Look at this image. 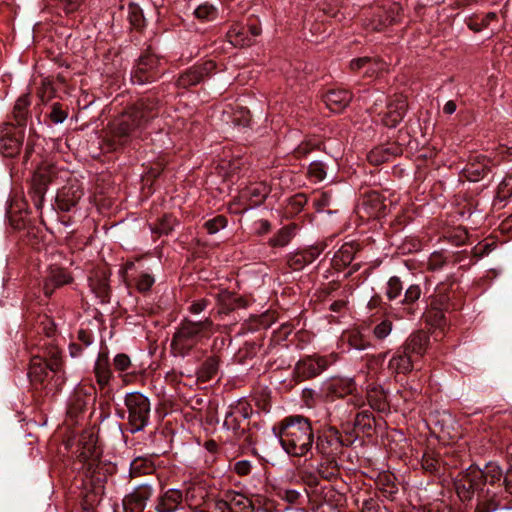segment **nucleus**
<instances>
[{
    "mask_svg": "<svg viewBox=\"0 0 512 512\" xmlns=\"http://www.w3.org/2000/svg\"><path fill=\"white\" fill-rule=\"evenodd\" d=\"M482 470L471 465L458 474L455 480L457 495L462 501H469L477 493L475 512H495L503 500V495L489 487L485 488Z\"/></svg>",
    "mask_w": 512,
    "mask_h": 512,
    "instance_id": "nucleus-1",
    "label": "nucleus"
},
{
    "mask_svg": "<svg viewBox=\"0 0 512 512\" xmlns=\"http://www.w3.org/2000/svg\"><path fill=\"white\" fill-rule=\"evenodd\" d=\"M156 103L149 99L141 100L116 117L109 125V135L113 145H125L137 138L147 122L156 114Z\"/></svg>",
    "mask_w": 512,
    "mask_h": 512,
    "instance_id": "nucleus-2",
    "label": "nucleus"
},
{
    "mask_svg": "<svg viewBox=\"0 0 512 512\" xmlns=\"http://www.w3.org/2000/svg\"><path fill=\"white\" fill-rule=\"evenodd\" d=\"M273 431L289 455L302 457L312 449L313 429L310 421L301 415L286 417Z\"/></svg>",
    "mask_w": 512,
    "mask_h": 512,
    "instance_id": "nucleus-3",
    "label": "nucleus"
},
{
    "mask_svg": "<svg viewBox=\"0 0 512 512\" xmlns=\"http://www.w3.org/2000/svg\"><path fill=\"white\" fill-rule=\"evenodd\" d=\"M211 326L212 321L209 318L198 322L185 319L174 334L171 343L172 348L178 352L191 350L200 339L201 332L209 329Z\"/></svg>",
    "mask_w": 512,
    "mask_h": 512,
    "instance_id": "nucleus-4",
    "label": "nucleus"
},
{
    "mask_svg": "<svg viewBox=\"0 0 512 512\" xmlns=\"http://www.w3.org/2000/svg\"><path fill=\"white\" fill-rule=\"evenodd\" d=\"M325 395L327 398L334 400L351 395L348 404L353 406L354 410L360 409L365 405V399L357 391V384L353 378L334 377L325 383Z\"/></svg>",
    "mask_w": 512,
    "mask_h": 512,
    "instance_id": "nucleus-5",
    "label": "nucleus"
},
{
    "mask_svg": "<svg viewBox=\"0 0 512 512\" xmlns=\"http://www.w3.org/2000/svg\"><path fill=\"white\" fill-rule=\"evenodd\" d=\"M125 405L128 410L131 432L141 431L149 420L150 402L148 398L139 392H131L125 396Z\"/></svg>",
    "mask_w": 512,
    "mask_h": 512,
    "instance_id": "nucleus-6",
    "label": "nucleus"
},
{
    "mask_svg": "<svg viewBox=\"0 0 512 512\" xmlns=\"http://www.w3.org/2000/svg\"><path fill=\"white\" fill-rule=\"evenodd\" d=\"M159 64L158 58L152 54L141 56L131 73L132 82L142 85L155 81L160 75Z\"/></svg>",
    "mask_w": 512,
    "mask_h": 512,
    "instance_id": "nucleus-7",
    "label": "nucleus"
},
{
    "mask_svg": "<svg viewBox=\"0 0 512 512\" xmlns=\"http://www.w3.org/2000/svg\"><path fill=\"white\" fill-rule=\"evenodd\" d=\"M153 494L154 488L151 484L143 483L136 486L123 498L124 512H143Z\"/></svg>",
    "mask_w": 512,
    "mask_h": 512,
    "instance_id": "nucleus-8",
    "label": "nucleus"
},
{
    "mask_svg": "<svg viewBox=\"0 0 512 512\" xmlns=\"http://www.w3.org/2000/svg\"><path fill=\"white\" fill-rule=\"evenodd\" d=\"M421 294L422 291L419 285H410L406 289L404 299L400 302L399 306L391 308L390 315L398 320L414 317L417 312L416 302L420 299Z\"/></svg>",
    "mask_w": 512,
    "mask_h": 512,
    "instance_id": "nucleus-9",
    "label": "nucleus"
},
{
    "mask_svg": "<svg viewBox=\"0 0 512 512\" xmlns=\"http://www.w3.org/2000/svg\"><path fill=\"white\" fill-rule=\"evenodd\" d=\"M61 354H52L44 358L41 354H35L30 360L29 375L42 381L49 372H56L62 366Z\"/></svg>",
    "mask_w": 512,
    "mask_h": 512,
    "instance_id": "nucleus-10",
    "label": "nucleus"
},
{
    "mask_svg": "<svg viewBox=\"0 0 512 512\" xmlns=\"http://www.w3.org/2000/svg\"><path fill=\"white\" fill-rule=\"evenodd\" d=\"M328 360L319 354L306 355L295 367L297 375L303 379L315 377L326 369Z\"/></svg>",
    "mask_w": 512,
    "mask_h": 512,
    "instance_id": "nucleus-11",
    "label": "nucleus"
},
{
    "mask_svg": "<svg viewBox=\"0 0 512 512\" xmlns=\"http://www.w3.org/2000/svg\"><path fill=\"white\" fill-rule=\"evenodd\" d=\"M215 69V63L213 61H206L201 65H195L178 77L177 86L182 88H188L196 85L203 81Z\"/></svg>",
    "mask_w": 512,
    "mask_h": 512,
    "instance_id": "nucleus-12",
    "label": "nucleus"
},
{
    "mask_svg": "<svg viewBox=\"0 0 512 512\" xmlns=\"http://www.w3.org/2000/svg\"><path fill=\"white\" fill-rule=\"evenodd\" d=\"M183 492L176 488L164 491L156 500V512H176L183 508Z\"/></svg>",
    "mask_w": 512,
    "mask_h": 512,
    "instance_id": "nucleus-13",
    "label": "nucleus"
},
{
    "mask_svg": "<svg viewBox=\"0 0 512 512\" xmlns=\"http://www.w3.org/2000/svg\"><path fill=\"white\" fill-rule=\"evenodd\" d=\"M407 103L403 97H397L387 104L386 111L381 116L383 125L389 128L396 127L406 113Z\"/></svg>",
    "mask_w": 512,
    "mask_h": 512,
    "instance_id": "nucleus-14",
    "label": "nucleus"
},
{
    "mask_svg": "<svg viewBox=\"0 0 512 512\" xmlns=\"http://www.w3.org/2000/svg\"><path fill=\"white\" fill-rule=\"evenodd\" d=\"M83 196V191L77 185L63 187L57 194L58 207L62 211L68 212L77 205Z\"/></svg>",
    "mask_w": 512,
    "mask_h": 512,
    "instance_id": "nucleus-15",
    "label": "nucleus"
},
{
    "mask_svg": "<svg viewBox=\"0 0 512 512\" xmlns=\"http://www.w3.org/2000/svg\"><path fill=\"white\" fill-rule=\"evenodd\" d=\"M489 159L483 155H477L463 169L464 176L471 182L483 179L489 172Z\"/></svg>",
    "mask_w": 512,
    "mask_h": 512,
    "instance_id": "nucleus-16",
    "label": "nucleus"
},
{
    "mask_svg": "<svg viewBox=\"0 0 512 512\" xmlns=\"http://www.w3.org/2000/svg\"><path fill=\"white\" fill-rule=\"evenodd\" d=\"M322 251V247L310 246L307 249L292 254L288 259V264L292 269L300 270L316 260Z\"/></svg>",
    "mask_w": 512,
    "mask_h": 512,
    "instance_id": "nucleus-17",
    "label": "nucleus"
},
{
    "mask_svg": "<svg viewBox=\"0 0 512 512\" xmlns=\"http://www.w3.org/2000/svg\"><path fill=\"white\" fill-rule=\"evenodd\" d=\"M351 99V93L344 89L331 90L324 97L326 106L335 113L341 112L345 107H347Z\"/></svg>",
    "mask_w": 512,
    "mask_h": 512,
    "instance_id": "nucleus-18",
    "label": "nucleus"
},
{
    "mask_svg": "<svg viewBox=\"0 0 512 512\" xmlns=\"http://www.w3.org/2000/svg\"><path fill=\"white\" fill-rule=\"evenodd\" d=\"M228 503L230 512H258L261 510L255 507L249 497L234 490H228Z\"/></svg>",
    "mask_w": 512,
    "mask_h": 512,
    "instance_id": "nucleus-19",
    "label": "nucleus"
},
{
    "mask_svg": "<svg viewBox=\"0 0 512 512\" xmlns=\"http://www.w3.org/2000/svg\"><path fill=\"white\" fill-rule=\"evenodd\" d=\"M57 169L53 165L40 166L33 175V185L38 194H44L49 183L54 182Z\"/></svg>",
    "mask_w": 512,
    "mask_h": 512,
    "instance_id": "nucleus-20",
    "label": "nucleus"
},
{
    "mask_svg": "<svg viewBox=\"0 0 512 512\" xmlns=\"http://www.w3.org/2000/svg\"><path fill=\"white\" fill-rule=\"evenodd\" d=\"M366 399L371 408L384 412L389 409L386 392L376 384H369L366 389Z\"/></svg>",
    "mask_w": 512,
    "mask_h": 512,
    "instance_id": "nucleus-21",
    "label": "nucleus"
},
{
    "mask_svg": "<svg viewBox=\"0 0 512 512\" xmlns=\"http://www.w3.org/2000/svg\"><path fill=\"white\" fill-rule=\"evenodd\" d=\"M69 281L70 276L64 269L58 267L50 268L49 274L44 281L43 291L47 297H50L55 288L67 284Z\"/></svg>",
    "mask_w": 512,
    "mask_h": 512,
    "instance_id": "nucleus-22",
    "label": "nucleus"
},
{
    "mask_svg": "<svg viewBox=\"0 0 512 512\" xmlns=\"http://www.w3.org/2000/svg\"><path fill=\"white\" fill-rule=\"evenodd\" d=\"M207 491L200 483H190L183 492V502L190 508L199 507L205 500Z\"/></svg>",
    "mask_w": 512,
    "mask_h": 512,
    "instance_id": "nucleus-23",
    "label": "nucleus"
},
{
    "mask_svg": "<svg viewBox=\"0 0 512 512\" xmlns=\"http://www.w3.org/2000/svg\"><path fill=\"white\" fill-rule=\"evenodd\" d=\"M21 144L19 135L7 132L0 139V151L4 157H14L19 153Z\"/></svg>",
    "mask_w": 512,
    "mask_h": 512,
    "instance_id": "nucleus-24",
    "label": "nucleus"
},
{
    "mask_svg": "<svg viewBox=\"0 0 512 512\" xmlns=\"http://www.w3.org/2000/svg\"><path fill=\"white\" fill-rule=\"evenodd\" d=\"M228 41L235 47L250 46L254 43L248 31L241 25H233L227 32Z\"/></svg>",
    "mask_w": 512,
    "mask_h": 512,
    "instance_id": "nucleus-25",
    "label": "nucleus"
},
{
    "mask_svg": "<svg viewBox=\"0 0 512 512\" xmlns=\"http://www.w3.org/2000/svg\"><path fill=\"white\" fill-rule=\"evenodd\" d=\"M297 225L289 224L282 227L273 237L268 241L272 247H285L287 246L293 237L296 235Z\"/></svg>",
    "mask_w": 512,
    "mask_h": 512,
    "instance_id": "nucleus-26",
    "label": "nucleus"
},
{
    "mask_svg": "<svg viewBox=\"0 0 512 512\" xmlns=\"http://www.w3.org/2000/svg\"><path fill=\"white\" fill-rule=\"evenodd\" d=\"M426 322L435 329H443L446 326L445 311L440 306H437V302H430V308L426 313Z\"/></svg>",
    "mask_w": 512,
    "mask_h": 512,
    "instance_id": "nucleus-27",
    "label": "nucleus"
},
{
    "mask_svg": "<svg viewBox=\"0 0 512 512\" xmlns=\"http://www.w3.org/2000/svg\"><path fill=\"white\" fill-rule=\"evenodd\" d=\"M95 375L100 386L108 384L111 377L108 354H99L95 364Z\"/></svg>",
    "mask_w": 512,
    "mask_h": 512,
    "instance_id": "nucleus-28",
    "label": "nucleus"
},
{
    "mask_svg": "<svg viewBox=\"0 0 512 512\" xmlns=\"http://www.w3.org/2000/svg\"><path fill=\"white\" fill-rule=\"evenodd\" d=\"M338 473L339 467L335 457L322 458L317 466V474L325 480H332Z\"/></svg>",
    "mask_w": 512,
    "mask_h": 512,
    "instance_id": "nucleus-29",
    "label": "nucleus"
},
{
    "mask_svg": "<svg viewBox=\"0 0 512 512\" xmlns=\"http://www.w3.org/2000/svg\"><path fill=\"white\" fill-rule=\"evenodd\" d=\"M421 465L426 472L438 474L442 469L443 462L437 453L428 450L422 456Z\"/></svg>",
    "mask_w": 512,
    "mask_h": 512,
    "instance_id": "nucleus-30",
    "label": "nucleus"
},
{
    "mask_svg": "<svg viewBox=\"0 0 512 512\" xmlns=\"http://www.w3.org/2000/svg\"><path fill=\"white\" fill-rule=\"evenodd\" d=\"M341 446L338 438L328 439L327 437L318 438L316 442V450L322 458L335 457L336 450Z\"/></svg>",
    "mask_w": 512,
    "mask_h": 512,
    "instance_id": "nucleus-31",
    "label": "nucleus"
},
{
    "mask_svg": "<svg viewBox=\"0 0 512 512\" xmlns=\"http://www.w3.org/2000/svg\"><path fill=\"white\" fill-rule=\"evenodd\" d=\"M219 359L216 356L209 357L197 372L199 381L207 382L211 380L218 372Z\"/></svg>",
    "mask_w": 512,
    "mask_h": 512,
    "instance_id": "nucleus-32",
    "label": "nucleus"
},
{
    "mask_svg": "<svg viewBox=\"0 0 512 512\" xmlns=\"http://www.w3.org/2000/svg\"><path fill=\"white\" fill-rule=\"evenodd\" d=\"M154 469V465L149 459L138 457L135 458L130 464V476L135 478L142 475L151 474Z\"/></svg>",
    "mask_w": 512,
    "mask_h": 512,
    "instance_id": "nucleus-33",
    "label": "nucleus"
},
{
    "mask_svg": "<svg viewBox=\"0 0 512 512\" xmlns=\"http://www.w3.org/2000/svg\"><path fill=\"white\" fill-rule=\"evenodd\" d=\"M389 368L396 373H407L412 370L413 364L410 354H397L389 361Z\"/></svg>",
    "mask_w": 512,
    "mask_h": 512,
    "instance_id": "nucleus-34",
    "label": "nucleus"
},
{
    "mask_svg": "<svg viewBox=\"0 0 512 512\" xmlns=\"http://www.w3.org/2000/svg\"><path fill=\"white\" fill-rule=\"evenodd\" d=\"M430 338L424 331H418L412 334L407 341L409 352H417L429 348Z\"/></svg>",
    "mask_w": 512,
    "mask_h": 512,
    "instance_id": "nucleus-35",
    "label": "nucleus"
},
{
    "mask_svg": "<svg viewBox=\"0 0 512 512\" xmlns=\"http://www.w3.org/2000/svg\"><path fill=\"white\" fill-rule=\"evenodd\" d=\"M366 66L369 68L366 70V74L373 75L376 71L383 69V63H377L369 57H361L357 59H353L350 62V68L353 71H358Z\"/></svg>",
    "mask_w": 512,
    "mask_h": 512,
    "instance_id": "nucleus-36",
    "label": "nucleus"
},
{
    "mask_svg": "<svg viewBox=\"0 0 512 512\" xmlns=\"http://www.w3.org/2000/svg\"><path fill=\"white\" fill-rule=\"evenodd\" d=\"M398 148H384V147H376L370 151L368 154V160L375 165H379L383 162H386L390 159L391 156L396 155L398 153Z\"/></svg>",
    "mask_w": 512,
    "mask_h": 512,
    "instance_id": "nucleus-37",
    "label": "nucleus"
},
{
    "mask_svg": "<svg viewBox=\"0 0 512 512\" xmlns=\"http://www.w3.org/2000/svg\"><path fill=\"white\" fill-rule=\"evenodd\" d=\"M484 474L483 483H485V487H493L495 483L499 482L502 479L503 471L499 465L496 463H489L485 470H482Z\"/></svg>",
    "mask_w": 512,
    "mask_h": 512,
    "instance_id": "nucleus-38",
    "label": "nucleus"
},
{
    "mask_svg": "<svg viewBox=\"0 0 512 512\" xmlns=\"http://www.w3.org/2000/svg\"><path fill=\"white\" fill-rule=\"evenodd\" d=\"M131 280L134 282L137 291L141 293L149 291L155 283L154 276L145 270H140L136 276L131 278Z\"/></svg>",
    "mask_w": 512,
    "mask_h": 512,
    "instance_id": "nucleus-39",
    "label": "nucleus"
},
{
    "mask_svg": "<svg viewBox=\"0 0 512 512\" xmlns=\"http://www.w3.org/2000/svg\"><path fill=\"white\" fill-rule=\"evenodd\" d=\"M376 483L378 488L387 496H392L398 491V488L395 484V477L390 473L380 474Z\"/></svg>",
    "mask_w": 512,
    "mask_h": 512,
    "instance_id": "nucleus-40",
    "label": "nucleus"
},
{
    "mask_svg": "<svg viewBox=\"0 0 512 512\" xmlns=\"http://www.w3.org/2000/svg\"><path fill=\"white\" fill-rule=\"evenodd\" d=\"M372 421H373L372 414L367 410L357 412L355 414L353 420L350 417H348L345 420V422L348 426H350L352 424L355 428H360L362 430L371 429Z\"/></svg>",
    "mask_w": 512,
    "mask_h": 512,
    "instance_id": "nucleus-41",
    "label": "nucleus"
},
{
    "mask_svg": "<svg viewBox=\"0 0 512 512\" xmlns=\"http://www.w3.org/2000/svg\"><path fill=\"white\" fill-rule=\"evenodd\" d=\"M194 15L202 22L213 21L218 15V10L212 4L204 3L195 8Z\"/></svg>",
    "mask_w": 512,
    "mask_h": 512,
    "instance_id": "nucleus-42",
    "label": "nucleus"
},
{
    "mask_svg": "<svg viewBox=\"0 0 512 512\" xmlns=\"http://www.w3.org/2000/svg\"><path fill=\"white\" fill-rule=\"evenodd\" d=\"M176 224V220L171 215H164L157 224L151 226L152 233L159 235L169 234Z\"/></svg>",
    "mask_w": 512,
    "mask_h": 512,
    "instance_id": "nucleus-43",
    "label": "nucleus"
},
{
    "mask_svg": "<svg viewBox=\"0 0 512 512\" xmlns=\"http://www.w3.org/2000/svg\"><path fill=\"white\" fill-rule=\"evenodd\" d=\"M356 253V248L353 244L346 243L335 254V260L340 261L343 265H349Z\"/></svg>",
    "mask_w": 512,
    "mask_h": 512,
    "instance_id": "nucleus-44",
    "label": "nucleus"
},
{
    "mask_svg": "<svg viewBox=\"0 0 512 512\" xmlns=\"http://www.w3.org/2000/svg\"><path fill=\"white\" fill-rule=\"evenodd\" d=\"M402 290L403 286L400 278L393 276L387 282L385 295L390 301H392L401 295Z\"/></svg>",
    "mask_w": 512,
    "mask_h": 512,
    "instance_id": "nucleus-45",
    "label": "nucleus"
},
{
    "mask_svg": "<svg viewBox=\"0 0 512 512\" xmlns=\"http://www.w3.org/2000/svg\"><path fill=\"white\" fill-rule=\"evenodd\" d=\"M128 19L134 28H141L144 23L142 9L136 4H130L128 7Z\"/></svg>",
    "mask_w": 512,
    "mask_h": 512,
    "instance_id": "nucleus-46",
    "label": "nucleus"
},
{
    "mask_svg": "<svg viewBox=\"0 0 512 512\" xmlns=\"http://www.w3.org/2000/svg\"><path fill=\"white\" fill-rule=\"evenodd\" d=\"M309 177L315 181L320 182L326 177V168L321 161H313L308 168Z\"/></svg>",
    "mask_w": 512,
    "mask_h": 512,
    "instance_id": "nucleus-47",
    "label": "nucleus"
},
{
    "mask_svg": "<svg viewBox=\"0 0 512 512\" xmlns=\"http://www.w3.org/2000/svg\"><path fill=\"white\" fill-rule=\"evenodd\" d=\"M85 401L82 396L76 395L71 398L70 403L68 405L67 414L71 418H76L79 413H81L85 408Z\"/></svg>",
    "mask_w": 512,
    "mask_h": 512,
    "instance_id": "nucleus-48",
    "label": "nucleus"
},
{
    "mask_svg": "<svg viewBox=\"0 0 512 512\" xmlns=\"http://www.w3.org/2000/svg\"><path fill=\"white\" fill-rule=\"evenodd\" d=\"M227 225V220L224 216H216L213 219H210L204 223V227L209 234H215L221 229L225 228Z\"/></svg>",
    "mask_w": 512,
    "mask_h": 512,
    "instance_id": "nucleus-49",
    "label": "nucleus"
},
{
    "mask_svg": "<svg viewBox=\"0 0 512 512\" xmlns=\"http://www.w3.org/2000/svg\"><path fill=\"white\" fill-rule=\"evenodd\" d=\"M392 326L393 324L390 320L384 319L374 327L373 334L377 339H384L392 331Z\"/></svg>",
    "mask_w": 512,
    "mask_h": 512,
    "instance_id": "nucleus-50",
    "label": "nucleus"
},
{
    "mask_svg": "<svg viewBox=\"0 0 512 512\" xmlns=\"http://www.w3.org/2000/svg\"><path fill=\"white\" fill-rule=\"evenodd\" d=\"M67 116V112L62 109V106L59 103H53L49 114V118L53 123L61 124L66 120Z\"/></svg>",
    "mask_w": 512,
    "mask_h": 512,
    "instance_id": "nucleus-51",
    "label": "nucleus"
},
{
    "mask_svg": "<svg viewBox=\"0 0 512 512\" xmlns=\"http://www.w3.org/2000/svg\"><path fill=\"white\" fill-rule=\"evenodd\" d=\"M29 105V100L26 95H23L18 98L16 101V104L14 106V116L15 118L20 122L22 119H24L25 116V110Z\"/></svg>",
    "mask_w": 512,
    "mask_h": 512,
    "instance_id": "nucleus-52",
    "label": "nucleus"
},
{
    "mask_svg": "<svg viewBox=\"0 0 512 512\" xmlns=\"http://www.w3.org/2000/svg\"><path fill=\"white\" fill-rule=\"evenodd\" d=\"M380 505L377 501V499L373 497H369L367 499H364L361 503V506L359 507L360 512H379Z\"/></svg>",
    "mask_w": 512,
    "mask_h": 512,
    "instance_id": "nucleus-53",
    "label": "nucleus"
},
{
    "mask_svg": "<svg viewBox=\"0 0 512 512\" xmlns=\"http://www.w3.org/2000/svg\"><path fill=\"white\" fill-rule=\"evenodd\" d=\"M115 368L120 371H125L131 365V361L127 354H116L114 358Z\"/></svg>",
    "mask_w": 512,
    "mask_h": 512,
    "instance_id": "nucleus-54",
    "label": "nucleus"
},
{
    "mask_svg": "<svg viewBox=\"0 0 512 512\" xmlns=\"http://www.w3.org/2000/svg\"><path fill=\"white\" fill-rule=\"evenodd\" d=\"M251 463L247 460H241L235 463L234 471L239 476H246L251 471Z\"/></svg>",
    "mask_w": 512,
    "mask_h": 512,
    "instance_id": "nucleus-55",
    "label": "nucleus"
},
{
    "mask_svg": "<svg viewBox=\"0 0 512 512\" xmlns=\"http://www.w3.org/2000/svg\"><path fill=\"white\" fill-rule=\"evenodd\" d=\"M66 13H72L78 10L83 0H58Z\"/></svg>",
    "mask_w": 512,
    "mask_h": 512,
    "instance_id": "nucleus-56",
    "label": "nucleus"
},
{
    "mask_svg": "<svg viewBox=\"0 0 512 512\" xmlns=\"http://www.w3.org/2000/svg\"><path fill=\"white\" fill-rule=\"evenodd\" d=\"M499 192L504 196H512V175L506 176L499 185Z\"/></svg>",
    "mask_w": 512,
    "mask_h": 512,
    "instance_id": "nucleus-57",
    "label": "nucleus"
},
{
    "mask_svg": "<svg viewBox=\"0 0 512 512\" xmlns=\"http://www.w3.org/2000/svg\"><path fill=\"white\" fill-rule=\"evenodd\" d=\"M208 304H209V301L207 299H200V300L194 301L189 306L188 309L192 314H199L206 309Z\"/></svg>",
    "mask_w": 512,
    "mask_h": 512,
    "instance_id": "nucleus-58",
    "label": "nucleus"
},
{
    "mask_svg": "<svg viewBox=\"0 0 512 512\" xmlns=\"http://www.w3.org/2000/svg\"><path fill=\"white\" fill-rule=\"evenodd\" d=\"M215 509L217 512H230L228 503V491L224 493L222 499L216 500Z\"/></svg>",
    "mask_w": 512,
    "mask_h": 512,
    "instance_id": "nucleus-59",
    "label": "nucleus"
},
{
    "mask_svg": "<svg viewBox=\"0 0 512 512\" xmlns=\"http://www.w3.org/2000/svg\"><path fill=\"white\" fill-rule=\"evenodd\" d=\"M299 498H300V493L294 489L285 490L282 495V499H284L285 501H287L288 503H291V504L296 503Z\"/></svg>",
    "mask_w": 512,
    "mask_h": 512,
    "instance_id": "nucleus-60",
    "label": "nucleus"
},
{
    "mask_svg": "<svg viewBox=\"0 0 512 512\" xmlns=\"http://www.w3.org/2000/svg\"><path fill=\"white\" fill-rule=\"evenodd\" d=\"M241 117L240 118H233V123L237 126H243L246 127L250 123V114L247 110H241L240 111Z\"/></svg>",
    "mask_w": 512,
    "mask_h": 512,
    "instance_id": "nucleus-61",
    "label": "nucleus"
},
{
    "mask_svg": "<svg viewBox=\"0 0 512 512\" xmlns=\"http://www.w3.org/2000/svg\"><path fill=\"white\" fill-rule=\"evenodd\" d=\"M257 234L263 235L270 231L271 224L268 220L260 219L255 223Z\"/></svg>",
    "mask_w": 512,
    "mask_h": 512,
    "instance_id": "nucleus-62",
    "label": "nucleus"
},
{
    "mask_svg": "<svg viewBox=\"0 0 512 512\" xmlns=\"http://www.w3.org/2000/svg\"><path fill=\"white\" fill-rule=\"evenodd\" d=\"M331 203V194L329 192H322L315 200L318 209L329 206Z\"/></svg>",
    "mask_w": 512,
    "mask_h": 512,
    "instance_id": "nucleus-63",
    "label": "nucleus"
},
{
    "mask_svg": "<svg viewBox=\"0 0 512 512\" xmlns=\"http://www.w3.org/2000/svg\"><path fill=\"white\" fill-rule=\"evenodd\" d=\"M505 493L512 494V471L507 470L503 480Z\"/></svg>",
    "mask_w": 512,
    "mask_h": 512,
    "instance_id": "nucleus-64",
    "label": "nucleus"
}]
</instances>
